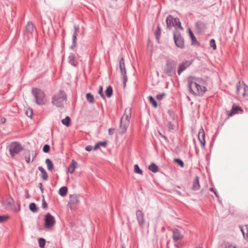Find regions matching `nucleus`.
<instances>
[{
    "label": "nucleus",
    "mask_w": 248,
    "mask_h": 248,
    "mask_svg": "<svg viewBox=\"0 0 248 248\" xmlns=\"http://www.w3.org/2000/svg\"><path fill=\"white\" fill-rule=\"evenodd\" d=\"M201 80L198 78L190 77L188 78V87L189 93L194 95L202 96L206 91V88L200 84Z\"/></svg>",
    "instance_id": "obj_1"
},
{
    "label": "nucleus",
    "mask_w": 248,
    "mask_h": 248,
    "mask_svg": "<svg viewBox=\"0 0 248 248\" xmlns=\"http://www.w3.org/2000/svg\"><path fill=\"white\" fill-rule=\"evenodd\" d=\"M66 100V95L65 93L62 91L55 93L52 98V103L57 107H62L63 106L64 103Z\"/></svg>",
    "instance_id": "obj_2"
},
{
    "label": "nucleus",
    "mask_w": 248,
    "mask_h": 248,
    "mask_svg": "<svg viewBox=\"0 0 248 248\" xmlns=\"http://www.w3.org/2000/svg\"><path fill=\"white\" fill-rule=\"evenodd\" d=\"M32 93L35 99L36 104L39 105H43L46 103V96L42 90L34 88L32 90Z\"/></svg>",
    "instance_id": "obj_3"
},
{
    "label": "nucleus",
    "mask_w": 248,
    "mask_h": 248,
    "mask_svg": "<svg viewBox=\"0 0 248 248\" xmlns=\"http://www.w3.org/2000/svg\"><path fill=\"white\" fill-rule=\"evenodd\" d=\"M248 92V86L244 82L239 81L236 84V93L239 96L245 97Z\"/></svg>",
    "instance_id": "obj_4"
},
{
    "label": "nucleus",
    "mask_w": 248,
    "mask_h": 248,
    "mask_svg": "<svg viewBox=\"0 0 248 248\" xmlns=\"http://www.w3.org/2000/svg\"><path fill=\"white\" fill-rule=\"evenodd\" d=\"M22 150L21 145L17 142H13L10 145L9 152L12 157L18 154Z\"/></svg>",
    "instance_id": "obj_5"
},
{
    "label": "nucleus",
    "mask_w": 248,
    "mask_h": 248,
    "mask_svg": "<svg viewBox=\"0 0 248 248\" xmlns=\"http://www.w3.org/2000/svg\"><path fill=\"white\" fill-rule=\"evenodd\" d=\"M119 66L122 76V79L124 87H125L126 85V82L127 80V76L126 75V69L125 67L124 61L123 58H122L120 61Z\"/></svg>",
    "instance_id": "obj_6"
},
{
    "label": "nucleus",
    "mask_w": 248,
    "mask_h": 248,
    "mask_svg": "<svg viewBox=\"0 0 248 248\" xmlns=\"http://www.w3.org/2000/svg\"><path fill=\"white\" fill-rule=\"evenodd\" d=\"M175 62L173 61H167L166 67L165 68V73L169 75L172 76L175 73V68L174 67Z\"/></svg>",
    "instance_id": "obj_7"
},
{
    "label": "nucleus",
    "mask_w": 248,
    "mask_h": 248,
    "mask_svg": "<svg viewBox=\"0 0 248 248\" xmlns=\"http://www.w3.org/2000/svg\"><path fill=\"white\" fill-rule=\"evenodd\" d=\"M173 38L175 44L177 47L181 48L184 47V39L179 32H174L173 33Z\"/></svg>",
    "instance_id": "obj_8"
},
{
    "label": "nucleus",
    "mask_w": 248,
    "mask_h": 248,
    "mask_svg": "<svg viewBox=\"0 0 248 248\" xmlns=\"http://www.w3.org/2000/svg\"><path fill=\"white\" fill-rule=\"evenodd\" d=\"M55 222L56 221L54 217L50 214L47 213L45 216V225L46 228H50L55 224Z\"/></svg>",
    "instance_id": "obj_9"
},
{
    "label": "nucleus",
    "mask_w": 248,
    "mask_h": 248,
    "mask_svg": "<svg viewBox=\"0 0 248 248\" xmlns=\"http://www.w3.org/2000/svg\"><path fill=\"white\" fill-rule=\"evenodd\" d=\"M192 63V61L186 60L179 64L177 70L178 74L180 75L181 73L188 67Z\"/></svg>",
    "instance_id": "obj_10"
},
{
    "label": "nucleus",
    "mask_w": 248,
    "mask_h": 248,
    "mask_svg": "<svg viewBox=\"0 0 248 248\" xmlns=\"http://www.w3.org/2000/svg\"><path fill=\"white\" fill-rule=\"evenodd\" d=\"M136 217L140 227H143L145 224V219L143 213L140 210H138L136 213Z\"/></svg>",
    "instance_id": "obj_11"
},
{
    "label": "nucleus",
    "mask_w": 248,
    "mask_h": 248,
    "mask_svg": "<svg viewBox=\"0 0 248 248\" xmlns=\"http://www.w3.org/2000/svg\"><path fill=\"white\" fill-rule=\"evenodd\" d=\"M124 119V117H122L121 120L120 127L118 129L119 133L120 134H124L126 132L128 126V123L127 122H123Z\"/></svg>",
    "instance_id": "obj_12"
},
{
    "label": "nucleus",
    "mask_w": 248,
    "mask_h": 248,
    "mask_svg": "<svg viewBox=\"0 0 248 248\" xmlns=\"http://www.w3.org/2000/svg\"><path fill=\"white\" fill-rule=\"evenodd\" d=\"M172 238L174 242H176L179 240L182 239L184 237L183 235L181 234V233L180 232V231L178 229H174L172 231Z\"/></svg>",
    "instance_id": "obj_13"
},
{
    "label": "nucleus",
    "mask_w": 248,
    "mask_h": 248,
    "mask_svg": "<svg viewBox=\"0 0 248 248\" xmlns=\"http://www.w3.org/2000/svg\"><path fill=\"white\" fill-rule=\"evenodd\" d=\"M195 26L197 32L199 33L204 32L206 29L205 24L201 21L197 22L195 24Z\"/></svg>",
    "instance_id": "obj_14"
},
{
    "label": "nucleus",
    "mask_w": 248,
    "mask_h": 248,
    "mask_svg": "<svg viewBox=\"0 0 248 248\" xmlns=\"http://www.w3.org/2000/svg\"><path fill=\"white\" fill-rule=\"evenodd\" d=\"M198 139L201 145L203 146L205 144V134L202 128H201L199 131Z\"/></svg>",
    "instance_id": "obj_15"
},
{
    "label": "nucleus",
    "mask_w": 248,
    "mask_h": 248,
    "mask_svg": "<svg viewBox=\"0 0 248 248\" xmlns=\"http://www.w3.org/2000/svg\"><path fill=\"white\" fill-rule=\"evenodd\" d=\"M79 201L78 197L76 195H72L70 197L68 205L71 208H72Z\"/></svg>",
    "instance_id": "obj_16"
},
{
    "label": "nucleus",
    "mask_w": 248,
    "mask_h": 248,
    "mask_svg": "<svg viewBox=\"0 0 248 248\" xmlns=\"http://www.w3.org/2000/svg\"><path fill=\"white\" fill-rule=\"evenodd\" d=\"M34 27L31 22H28L25 27V33L27 34H32L34 31Z\"/></svg>",
    "instance_id": "obj_17"
},
{
    "label": "nucleus",
    "mask_w": 248,
    "mask_h": 248,
    "mask_svg": "<svg viewBox=\"0 0 248 248\" xmlns=\"http://www.w3.org/2000/svg\"><path fill=\"white\" fill-rule=\"evenodd\" d=\"M38 170L41 172V176L43 180L46 181L48 179V176L47 172L44 169L43 167L39 166L38 168Z\"/></svg>",
    "instance_id": "obj_18"
},
{
    "label": "nucleus",
    "mask_w": 248,
    "mask_h": 248,
    "mask_svg": "<svg viewBox=\"0 0 248 248\" xmlns=\"http://www.w3.org/2000/svg\"><path fill=\"white\" fill-rule=\"evenodd\" d=\"M166 24H167V27L168 29H170L173 26H174V24L173 23V18L172 16L169 15L167 18H166Z\"/></svg>",
    "instance_id": "obj_19"
},
{
    "label": "nucleus",
    "mask_w": 248,
    "mask_h": 248,
    "mask_svg": "<svg viewBox=\"0 0 248 248\" xmlns=\"http://www.w3.org/2000/svg\"><path fill=\"white\" fill-rule=\"evenodd\" d=\"M78 165V163L74 160H72L71 164L69 165L68 170L71 173H72L75 171Z\"/></svg>",
    "instance_id": "obj_20"
},
{
    "label": "nucleus",
    "mask_w": 248,
    "mask_h": 248,
    "mask_svg": "<svg viewBox=\"0 0 248 248\" xmlns=\"http://www.w3.org/2000/svg\"><path fill=\"white\" fill-rule=\"evenodd\" d=\"M200 185L199 183V179L198 176H196L193 181L192 189L194 190H197L200 188Z\"/></svg>",
    "instance_id": "obj_21"
},
{
    "label": "nucleus",
    "mask_w": 248,
    "mask_h": 248,
    "mask_svg": "<svg viewBox=\"0 0 248 248\" xmlns=\"http://www.w3.org/2000/svg\"><path fill=\"white\" fill-rule=\"evenodd\" d=\"M239 110H240L241 111H243L242 109H241V108L240 107L233 106L232 107V109L231 110V112L229 114V116H232L233 115H234L235 114H236Z\"/></svg>",
    "instance_id": "obj_22"
},
{
    "label": "nucleus",
    "mask_w": 248,
    "mask_h": 248,
    "mask_svg": "<svg viewBox=\"0 0 248 248\" xmlns=\"http://www.w3.org/2000/svg\"><path fill=\"white\" fill-rule=\"evenodd\" d=\"M68 59L69 63H71V65L75 67L77 66L78 62L76 60V56L75 54H70L68 57Z\"/></svg>",
    "instance_id": "obj_23"
},
{
    "label": "nucleus",
    "mask_w": 248,
    "mask_h": 248,
    "mask_svg": "<svg viewBox=\"0 0 248 248\" xmlns=\"http://www.w3.org/2000/svg\"><path fill=\"white\" fill-rule=\"evenodd\" d=\"M188 32H189V34L191 40L192 45H196V44H198V42L196 39V38L195 37L193 32L191 31V30L190 29H189V30H188Z\"/></svg>",
    "instance_id": "obj_24"
},
{
    "label": "nucleus",
    "mask_w": 248,
    "mask_h": 248,
    "mask_svg": "<svg viewBox=\"0 0 248 248\" xmlns=\"http://www.w3.org/2000/svg\"><path fill=\"white\" fill-rule=\"evenodd\" d=\"M148 169L150 170L155 173L157 172L159 170L158 167L155 163H152L149 166Z\"/></svg>",
    "instance_id": "obj_25"
},
{
    "label": "nucleus",
    "mask_w": 248,
    "mask_h": 248,
    "mask_svg": "<svg viewBox=\"0 0 248 248\" xmlns=\"http://www.w3.org/2000/svg\"><path fill=\"white\" fill-rule=\"evenodd\" d=\"M45 162L46 164L48 170L52 171L54 168L53 163L52 161L50 159L47 158L46 159Z\"/></svg>",
    "instance_id": "obj_26"
},
{
    "label": "nucleus",
    "mask_w": 248,
    "mask_h": 248,
    "mask_svg": "<svg viewBox=\"0 0 248 248\" xmlns=\"http://www.w3.org/2000/svg\"><path fill=\"white\" fill-rule=\"evenodd\" d=\"M67 188L66 186H62L61 187L59 191V194L62 197L65 196L67 193Z\"/></svg>",
    "instance_id": "obj_27"
},
{
    "label": "nucleus",
    "mask_w": 248,
    "mask_h": 248,
    "mask_svg": "<svg viewBox=\"0 0 248 248\" xmlns=\"http://www.w3.org/2000/svg\"><path fill=\"white\" fill-rule=\"evenodd\" d=\"M112 88L110 86H108L105 91V93L107 97L109 98L111 96L112 94Z\"/></svg>",
    "instance_id": "obj_28"
},
{
    "label": "nucleus",
    "mask_w": 248,
    "mask_h": 248,
    "mask_svg": "<svg viewBox=\"0 0 248 248\" xmlns=\"http://www.w3.org/2000/svg\"><path fill=\"white\" fill-rule=\"evenodd\" d=\"M174 27H179L180 29H182V27L181 26V22L178 18H173V22Z\"/></svg>",
    "instance_id": "obj_29"
},
{
    "label": "nucleus",
    "mask_w": 248,
    "mask_h": 248,
    "mask_svg": "<svg viewBox=\"0 0 248 248\" xmlns=\"http://www.w3.org/2000/svg\"><path fill=\"white\" fill-rule=\"evenodd\" d=\"M70 118L69 116H66L64 119L62 120V123L63 124L66 126H68L70 123Z\"/></svg>",
    "instance_id": "obj_30"
},
{
    "label": "nucleus",
    "mask_w": 248,
    "mask_h": 248,
    "mask_svg": "<svg viewBox=\"0 0 248 248\" xmlns=\"http://www.w3.org/2000/svg\"><path fill=\"white\" fill-rule=\"evenodd\" d=\"M86 98L88 102L90 103H93L94 102L93 96L90 93L86 94Z\"/></svg>",
    "instance_id": "obj_31"
},
{
    "label": "nucleus",
    "mask_w": 248,
    "mask_h": 248,
    "mask_svg": "<svg viewBox=\"0 0 248 248\" xmlns=\"http://www.w3.org/2000/svg\"><path fill=\"white\" fill-rule=\"evenodd\" d=\"M29 209L32 212H33L34 213L37 212V208L36 205L33 202L30 204Z\"/></svg>",
    "instance_id": "obj_32"
},
{
    "label": "nucleus",
    "mask_w": 248,
    "mask_h": 248,
    "mask_svg": "<svg viewBox=\"0 0 248 248\" xmlns=\"http://www.w3.org/2000/svg\"><path fill=\"white\" fill-rule=\"evenodd\" d=\"M77 36H72V44L71 46V48L72 49H74L77 45Z\"/></svg>",
    "instance_id": "obj_33"
},
{
    "label": "nucleus",
    "mask_w": 248,
    "mask_h": 248,
    "mask_svg": "<svg viewBox=\"0 0 248 248\" xmlns=\"http://www.w3.org/2000/svg\"><path fill=\"white\" fill-rule=\"evenodd\" d=\"M38 243L39 247L41 248H44L45 246L46 240L44 238H41L38 239Z\"/></svg>",
    "instance_id": "obj_34"
},
{
    "label": "nucleus",
    "mask_w": 248,
    "mask_h": 248,
    "mask_svg": "<svg viewBox=\"0 0 248 248\" xmlns=\"http://www.w3.org/2000/svg\"><path fill=\"white\" fill-rule=\"evenodd\" d=\"M149 99L150 102V103L152 104V105L155 107H157V104L156 101L155 100V98L152 97V96H150L149 97Z\"/></svg>",
    "instance_id": "obj_35"
},
{
    "label": "nucleus",
    "mask_w": 248,
    "mask_h": 248,
    "mask_svg": "<svg viewBox=\"0 0 248 248\" xmlns=\"http://www.w3.org/2000/svg\"><path fill=\"white\" fill-rule=\"evenodd\" d=\"M134 171L136 173L140 174H142L143 173L142 170L139 168L137 164L134 165Z\"/></svg>",
    "instance_id": "obj_36"
},
{
    "label": "nucleus",
    "mask_w": 248,
    "mask_h": 248,
    "mask_svg": "<svg viewBox=\"0 0 248 248\" xmlns=\"http://www.w3.org/2000/svg\"><path fill=\"white\" fill-rule=\"evenodd\" d=\"M221 248H235V247L227 243L223 244L221 246Z\"/></svg>",
    "instance_id": "obj_37"
},
{
    "label": "nucleus",
    "mask_w": 248,
    "mask_h": 248,
    "mask_svg": "<svg viewBox=\"0 0 248 248\" xmlns=\"http://www.w3.org/2000/svg\"><path fill=\"white\" fill-rule=\"evenodd\" d=\"M174 161L179 164L181 167H183L184 166V163L183 161L179 158H175L174 159Z\"/></svg>",
    "instance_id": "obj_38"
},
{
    "label": "nucleus",
    "mask_w": 248,
    "mask_h": 248,
    "mask_svg": "<svg viewBox=\"0 0 248 248\" xmlns=\"http://www.w3.org/2000/svg\"><path fill=\"white\" fill-rule=\"evenodd\" d=\"M74 31L73 35L77 36V35H78V33L79 32V27L77 25H74Z\"/></svg>",
    "instance_id": "obj_39"
},
{
    "label": "nucleus",
    "mask_w": 248,
    "mask_h": 248,
    "mask_svg": "<svg viewBox=\"0 0 248 248\" xmlns=\"http://www.w3.org/2000/svg\"><path fill=\"white\" fill-rule=\"evenodd\" d=\"M210 46L211 47H213V48L215 50L216 49L217 46L215 40L214 39H211L210 41Z\"/></svg>",
    "instance_id": "obj_40"
},
{
    "label": "nucleus",
    "mask_w": 248,
    "mask_h": 248,
    "mask_svg": "<svg viewBox=\"0 0 248 248\" xmlns=\"http://www.w3.org/2000/svg\"><path fill=\"white\" fill-rule=\"evenodd\" d=\"M167 126L169 131L172 130L174 129V124L171 122L168 123Z\"/></svg>",
    "instance_id": "obj_41"
},
{
    "label": "nucleus",
    "mask_w": 248,
    "mask_h": 248,
    "mask_svg": "<svg viewBox=\"0 0 248 248\" xmlns=\"http://www.w3.org/2000/svg\"><path fill=\"white\" fill-rule=\"evenodd\" d=\"M50 150V146L48 144H45L43 148V151L44 153H47Z\"/></svg>",
    "instance_id": "obj_42"
},
{
    "label": "nucleus",
    "mask_w": 248,
    "mask_h": 248,
    "mask_svg": "<svg viewBox=\"0 0 248 248\" xmlns=\"http://www.w3.org/2000/svg\"><path fill=\"white\" fill-rule=\"evenodd\" d=\"M166 96V93H162L157 94L156 96V98L157 100H162L165 96Z\"/></svg>",
    "instance_id": "obj_43"
},
{
    "label": "nucleus",
    "mask_w": 248,
    "mask_h": 248,
    "mask_svg": "<svg viewBox=\"0 0 248 248\" xmlns=\"http://www.w3.org/2000/svg\"><path fill=\"white\" fill-rule=\"evenodd\" d=\"M98 93L100 95L101 97L103 99H105V95H104V94L103 93V87L101 86H100L99 87V91H98Z\"/></svg>",
    "instance_id": "obj_44"
},
{
    "label": "nucleus",
    "mask_w": 248,
    "mask_h": 248,
    "mask_svg": "<svg viewBox=\"0 0 248 248\" xmlns=\"http://www.w3.org/2000/svg\"><path fill=\"white\" fill-rule=\"evenodd\" d=\"M160 33H161V29H160V27L158 25L157 26V30L156 31V32L155 33L156 39H158L160 37Z\"/></svg>",
    "instance_id": "obj_45"
},
{
    "label": "nucleus",
    "mask_w": 248,
    "mask_h": 248,
    "mask_svg": "<svg viewBox=\"0 0 248 248\" xmlns=\"http://www.w3.org/2000/svg\"><path fill=\"white\" fill-rule=\"evenodd\" d=\"M42 208L44 209H47V203L44 199V198H43V200H42Z\"/></svg>",
    "instance_id": "obj_46"
},
{
    "label": "nucleus",
    "mask_w": 248,
    "mask_h": 248,
    "mask_svg": "<svg viewBox=\"0 0 248 248\" xmlns=\"http://www.w3.org/2000/svg\"><path fill=\"white\" fill-rule=\"evenodd\" d=\"M26 115L28 117L31 118L32 115V109H29L26 111Z\"/></svg>",
    "instance_id": "obj_47"
},
{
    "label": "nucleus",
    "mask_w": 248,
    "mask_h": 248,
    "mask_svg": "<svg viewBox=\"0 0 248 248\" xmlns=\"http://www.w3.org/2000/svg\"><path fill=\"white\" fill-rule=\"evenodd\" d=\"M8 218L7 216H0V222H2Z\"/></svg>",
    "instance_id": "obj_48"
},
{
    "label": "nucleus",
    "mask_w": 248,
    "mask_h": 248,
    "mask_svg": "<svg viewBox=\"0 0 248 248\" xmlns=\"http://www.w3.org/2000/svg\"><path fill=\"white\" fill-rule=\"evenodd\" d=\"M123 117H124V120L125 119V122H127V123L129 124V117L128 114H124V115Z\"/></svg>",
    "instance_id": "obj_49"
},
{
    "label": "nucleus",
    "mask_w": 248,
    "mask_h": 248,
    "mask_svg": "<svg viewBox=\"0 0 248 248\" xmlns=\"http://www.w3.org/2000/svg\"><path fill=\"white\" fill-rule=\"evenodd\" d=\"M25 158H26V161L27 162V163H30V161H31V159H30V155L29 153L28 154V155L25 156Z\"/></svg>",
    "instance_id": "obj_50"
},
{
    "label": "nucleus",
    "mask_w": 248,
    "mask_h": 248,
    "mask_svg": "<svg viewBox=\"0 0 248 248\" xmlns=\"http://www.w3.org/2000/svg\"><path fill=\"white\" fill-rule=\"evenodd\" d=\"M98 144L100 146H102L105 147L107 145V142L106 141H102V142H98Z\"/></svg>",
    "instance_id": "obj_51"
},
{
    "label": "nucleus",
    "mask_w": 248,
    "mask_h": 248,
    "mask_svg": "<svg viewBox=\"0 0 248 248\" xmlns=\"http://www.w3.org/2000/svg\"><path fill=\"white\" fill-rule=\"evenodd\" d=\"M92 149H93V147L90 145H88V146H86L85 148V150L89 152L91 151Z\"/></svg>",
    "instance_id": "obj_52"
},
{
    "label": "nucleus",
    "mask_w": 248,
    "mask_h": 248,
    "mask_svg": "<svg viewBox=\"0 0 248 248\" xmlns=\"http://www.w3.org/2000/svg\"><path fill=\"white\" fill-rule=\"evenodd\" d=\"M113 130H114V129H112V128H109L108 129V134L109 135H112L113 134Z\"/></svg>",
    "instance_id": "obj_53"
},
{
    "label": "nucleus",
    "mask_w": 248,
    "mask_h": 248,
    "mask_svg": "<svg viewBox=\"0 0 248 248\" xmlns=\"http://www.w3.org/2000/svg\"><path fill=\"white\" fill-rule=\"evenodd\" d=\"M38 186L40 188V190H41L42 192H43V188L42 184L41 183H40L38 185Z\"/></svg>",
    "instance_id": "obj_54"
},
{
    "label": "nucleus",
    "mask_w": 248,
    "mask_h": 248,
    "mask_svg": "<svg viewBox=\"0 0 248 248\" xmlns=\"http://www.w3.org/2000/svg\"><path fill=\"white\" fill-rule=\"evenodd\" d=\"M215 190H216V189L215 188H210V190L212 191H213L214 193H215V195L217 197V192L216 191H215Z\"/></svg>",
    "instance_id": "obj_55"
},
{
    "label": "nucleus",
    "mask_w": 248,
    "mask_h": 248,
    "mask_svg": "<svg viewBox=\"0 0 248 248\" xmlns=\"http://www.w3.org/2000/svg\"><path fill=\"white\" fill-rule=\"evenodd\" d=\"M100 147L98 143H97V144H95V145L93 147V149L94 150H97L99 147Z\"/></svg>",
    "instance_id": "obj_56"
},
{
    "label": "nucleus",
    "mask_w": 248,
    "mask_h": 248,
    "mask_svg": "<svg viewBox=\"0 0 248 248\" xmlns=\"http://www.w3.org/2000/svg\"><path fill=\"white\" fill-rule=\"evenodd\" d=\"M240 230H241V232H242L243 233V236L244 238H246V236H245V233L244 232V230L243 229V228L241 227H240Z\"/></svg>",
    "instance_id": "obj_57"
},
{
    "label": "nucleus",
    "mask_w": 248,
    "mask_h": 248,
    "mask_svg": "<svg viewBox=\"0 0 248 248\" xmlns=\"http://www.w3.org/2000/svg\"><path fill=\"white\" fill-rule=\"evenodd\" d=\"M7 205L9 206H11L12 205V203L10 202H9L7 203Z\"/></svg>",
    "instance_id": "obj_58"
},
{
    "label": "nucleus",
    "mask_w": 248,
    "mask_h": 248,
    "mask_svg": "<svg viewBox=\"0 0 248 248\" xmlns=\"http://www.w3.org/2000/svg\"><path fill=\"white\" fill-rule=\"evenodd\" d=\"M162 137H163V138H164L165 140H166V139H167V138H166L165 136H162Z\"/></svg>",
    "instance_id": "obj_59"
},
{
    "label": "nucleus",
    "mask_w": 248,
    "mask_h": 248,
    "mask_svg": "<svg viewBox=\"0 0 248 248\" xmlns=\"http://www.w3.org/2000/svg\"><path fill=\"white\" fill-rule=\"evenodd\" d=\"M217 198H218V201L219 202H220V203H221V201H220L219 200V199H218V198H219V197H218V196L217 197Z\"/></svg>",
    "instance_id": "obj_60"
},
{
    "label": "nucleus",
    "mask_w": 248,
    "mask_h": 248,
    "mask_svg": "<svg viewBox=\"0 0 248 248\" xmlns=\"http://www.w3.org/2000/svg\"><path fill=\"white\" fill-rule=\"evenodd\" d=\"M5 121H6V119H4V120H3L2 123H5Z\"/></svg>",
    "instance_id": "obj_61"
},
{
    "label": "nucleus",
    "mask_w": 248,
    "mask_h": 248,
    "mask_svg": "<svg viewBox=\"0 0 248 248\" xmlns=\"http://www.w3.org/2000/svg\"><path fill=\"white\" fill-rule=\"evenodd\" d=\"M121 248H125L124 246H122Z\"/></svg>",
    "instance_id": "obj_62"
},
{
    "label": "nucleus",
    "mask_w": 248,
    "mask_h": 248,
    "mask_svg": "<svg viewBox=\"0 0 248 248\" xmlns=\"http://www.w3.org/2000/svg\"><path fill=\"white\" fill-rule=\"evenodd\" d=\"M196 248H201V247H197Z\"/></svg>",
    "instance_id": "obj_63"
}]
</instances>
